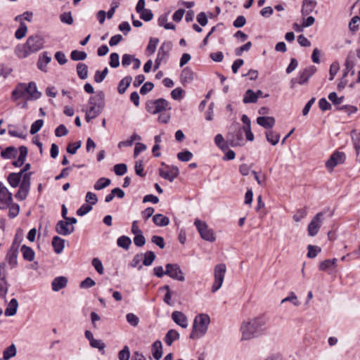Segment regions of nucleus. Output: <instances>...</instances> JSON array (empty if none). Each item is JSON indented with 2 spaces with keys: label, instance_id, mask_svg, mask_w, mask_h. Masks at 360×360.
<instances>
[{
  "label": "nucleus",
  "instance_id": "nucleus-1",
  "mask_svg": "<svg viewBox=\"0 0 360 360\" xmlns=\"http://www.w3.org/2000/svg\"><path fill=\"white\" fill-rule=\"evenodd\" d=\"M266 319L258 316L248 321H244L240 326L242 340H250L262 335L266 329Z\"/></svg>",
  "mask_w": 360,
  "mask_h": 360
},
{
  "label": "nucleus",
  "instance_id": "nucleus-2",
  "mask_svg": "<svg viewBox=\"0 0 360 360\" xmlns=\"http://www.w3.org/2000/svg\"><path fill=\"white\" fill-rule=\"evenodd\" d=\"M44 38L39 34L30 36L25 44L18 45L15 49V54L20 58H25L30 55L39 51L44 47Z\"/></svg>",
  "mask_w": 360,
  "mask_h": 360
},
{
  "label": "nucleus",
  "instance_id": "nucleus-3",
  "mask_svg": "<svg viewBox=\"0 0 360 360\" xmlns=\"http://www.w3.org/2000/svg\"><path fill=\"white\" fill-rule=\"evenodd\" d=\"M41 94L37 91V85L34 82L25 83H19L13 90L11 98L13 101L22 98L27 100H37L40 98Z\"/></svg>",
  "mask_w": 360,
  "mask_h": 360
},
{
  "label": "nucleus",
  "instance_id": "nucleus-4",
  "mask_svg": "<svg viewBox=\"0 0 360 360\" xmlns=\"http://www.w3.org/2000/svg\"><path fill=\"white\" fill-rule=\"evenodd\" d=\"M89 108L86 110L85 120L89 122L91 120L98 117L105 108V94L103 91H98L94 96H91L88 102Z\"/></svg>",
  "mask_w": 360,
  "mask_h": 360
},
{
  "label": "nucleus",
  "instance_id": "nucleus-5",
  "mask_svg": "<svg viewBox=\"0 0 360 360\" xmlns=\"http://www.w3.org/2000/svg\"><path fill=\"white\" fill-rule=\"evenodd\" d=\"M210 323V316L205 314H200L195 316L191 333L190 334L191 339H199L202 338L208 329V326Z\"/></svg>",
  "mask_w": 360,
  "mask_h": 360
},
{
  "label": "nucleus",
  "instance_id": "nucleus-6",
  "mask_svg": "<svg viewBox=\"0 0 360 360\" xmlns=\"http://www.w3.org/2000/svg\"><path fill=\"white\" fill-rule=\"evenodd\" d=\"M172 107L169 103L165 98L148 100L146 103V110L148 112L155 115L163 111L170 110Z\"/></svg>",
  "mask_w": 360,
  "mask_h": 360
},
{
  "label": "nucleus",
  "instance_id": "nucleus-7",
  "mask_svg": "<svg viewBox=\"0 0 360 360\" xmlns=\"http://www.w3.org/2000/svg\"><path fill=\"white\" fill-rule=\"evenodd\" d=\"M161 165L162 167L158 169L159 175L172 182L179 174V168L174 165H166L165 162H162Z\"/></svg>",
  "mask_w": 360,
  "mask_h": 360
},
{
  "label": "nucleus",
  "instance_id": "nucleus-8",
  "mask_svg": "<svg viewBox=\"0 0 360 360\" xmlns=\"http://www.w3.org/2000/svg\"><path fill=\"white\" fill-rule=\"evenodd\" d=\"M226 271V267L224 264H217L214 267V281L212 286V292H217L222 285L224 282L225 274Z\"/></svg>",
  "mask_w": 360,
  "mask_h": 360
},
{
  "label": "nucleus",
  "instance_id": "nucleus-9",
  "mask_svg": "<svg viewBox=\"0 0 360 360\" xmlns=\"http://www.w3.org/2000/svg\"><path fill=\"white\" fill-rule=\"evenodd\" d=\"M32 174V173H27L24 174L22 180L20 184L19 189L15 195V197L18 200L22 201L27 198L30 188Z\"/></svg>",
  "mask_w": 360,
  "mask_h": 360
},
{
  "label": "nucleus",
  "instance_id": "nucleus-10",
  "mask_svg": "<svg viewBox=\"0 0 360 360\" xmlns=\"http://www.w3.org/2000/svg\"><path fill=\"white\" fill-rule=\"evenodd\" d=\"M20 244V241H18L15 238L6 254V260L11 269L15 268L18 266V255Z\"/></svg>",
  "mask_w": 360,
  "mask_h": 360
},
{
  "label": "nucleus",
  "instance_id": "nucleus-11",
  "mask_svg": "<svg viewBox=\"0 0 360 360\" xmlns=\"http://www.w3.org/2000/svg\"><path fill=\"white\" fill-rule=\"evenodd\" d=\"M201 238L205 240L213 242L215 240V236L213 231L208 228L207 224L200 219H195L194 222Z\"/></svg>",
  "mask_w": 360,
  "mask_h": 360
},
{
  "label": "nucleus",
  "instance_id": "nucleus-12",
  "mask_svg": "<svg viewBox=\"0 0 360 360\" xmlns=\"http://www.w3.org/2000/svg\"><path fill=\"white\" fill-rule=\"evenodd\" d=\"M325 212H318L309 224L307 227L308 234L310 236H316L321 226Z\"/></svg>",
  "mask_w": 360,
  "mask_h": 360
},
{
  "label": "nucleus",
  "instance_id": "nucleus-13",
  "mask_svg": "<svg viewBox=\"0 0 360 360\" xmlns=\"http://www.w3.org/2000/svg\"><path fill=\"white\" fill-rule=\"evenodd\" d=\"M165 275L179 281H184L185 277L180 266L177 264H167L165 266Z\"/></svg>",
  "mask_w": 360,
  "mask_h": 360
},
{
  "label": "nucleus",
  "instance_id": "nucleus-14",
  "mask_svg": "<svg viewBox=\"0 0 360 360\" xmlns=\"http://www.w3.org/2000/svg\"><path fill=\"white\" fill-rule=\"evenodd\" d=\"M345 159L346 155L345 153L335 151L326 161V167L330 172H332L335 167H336L338 165L343 164L345 161Z\"/></svg>",
  "mask_w": 360,
  "mask_h": 360
},
{
  "label": "nucleus",
  "instance_id": "nucleus-15",
  "mask_svg": "<svg viewBox=\"0 0 360 360\" xmlns=\"http://www.w3.org/2000/svg\"><path fill=\"white\" fill-rule=\"evenodd\" d=\"M12 202V193L8 190L4 184L0 181V209H6Z\"/></svg>",
  "mask_w": 360,
  "mask_h": 360
},
{
  "label": "nucleus",
  "instance_id": "nucleus-16",
  "mask_svg": "<svg viewBox=\"0 0 360 360\" xmlns=\"http://www.w3.org/2000/svg\"><path fill=\"white\" fill-rule=\"evenodd\" d=\"M227 141L232 147L242 146L244 142L243 130L239 128L233 132H229L227 135Z\"/></svg>",
  "mask_w": 360,
  "mask_h": 360
},
{
  "label": "nucleus",
  "instance_id": "nucleus-17",
  "mask_svg": "<svg viewBox=\"0 0 360 360\" xmlns=\"http://www.w3.org/2000/svg\"><path fill=\"white\" fill-rule=\"evenodd\" d=\"M316 68L311 65L300 72L299 77L292 79V83L297 82L300 84H303L308 81V79L315 73Z\"/></svg>",
  "mask_w": 360,
  "mask_h": 360
},
{
  "label": "nucleus",
  "instance_id": "nucleus-18",
  "mask_svg": "<svg viewBox=\"0 0 360 360\" xmlns=\"http://www.w3.org/2000/svg\"><path fill=\"white\" fill-rule=\"evenodd\" d=\"M56 231L62 236H68L75 231L74 226H71L70 223L65 220H60L56 225Z\"/></svg>",
  "mask_w": 360,
  "mask_h": 360
},
{
  "label": "nucleus",
  "instance_id": "nucleus-19",
  "mask_svg": "<svg viewBox=\"0 0 360 360\" xmlns=\"http://www.w3.org/2000/svg\"><path fill=\"white\" fill-rule=\"evenodd\" d=\"M171 41H164L158 49L157 58L158 60H166L169 58V53L172 49Z\"/></svg>",
  "mask_w": 360,
  "mask_h": 360
},
{
  "label": "nucleus",
  "instance_id": "nucleus-20",
  "mask_svg": "<svg viewBox=\"0 0 360 360\" xmlns=\"http://www.w3.org/2000/svg\"><path fill=\"white\" fill-rule=\"evenodd\" d=\"M173 321L183 328L188 327V319L186 316L181 311H174L172 314Z\"/></svg>",
  "mask_w": 360,
  "mask_h": 360
},
{
  "label": "nucleus",
  "instance_id": "nucleus-21",
  "mask_svg": "<svg viewBox=\"0 0 360 360\" xmlns=\"http://www.w3.org/2000/svg\"><path fill=\"white\" fill-rule=\"evenodd\" d=\"M6 263L0 264V295H5L8 291V285L6 281Z\"/></svg>",
  "mask_w": 360,
  "mask_h": 360
},
{
  "label": "nucleus",
  "instance_id": "nucleus-22",
  "mask_svg": "<svg viewBox=\"0 0 360 360\" xmlns=\"http://www.w3.org/2000/svg\"><path fill=\"white\" fill-rule=\"evenodd\" d=\"M68 284V278L65 276L56 277L52 283L51 288L55 292H58L60 290L64 288Z\"/></svg>",
  "mask_w": 360,
  "mask_h": 360
},
{
  "label": "nucleus",
  "instance_id": "nucleus-23",
  "mask_svg": "<svg viewBox=\"0 0 360 360\" xmlns=\"http://www.w3.org/2000/svg\"><path fill=\"white\" fill-rule=\"evenodd\" d=\"M317 3L315 0H303L301 13L303 16L310 14L316 8Z\"/></svg>",
  "mask_w": 360,
  "mask_h": 360
},
{
  "label": "nucleus",
  "instance_id": "nucleus-24",
  "mask_svg": "<svg viewBox=\"0 0 360 360\" xmlns=\"http://www.w3.org/2000/svg\"><path fill=\"white\" fill-rule=\"evenodd\" d=\"M276 120L273 117L261 116L257 118V123L265 129H271Z\"/></svg>",
  "mask_w": 360,
  "mask_h": 360
},
{
  "label": "nucleus",
  "instance_id": "nucleus-25",
  "mask_svg": "<svg viewBox=\"0 0 360 360\" xmlns=\"http://www.w3.org/2000/svg\"><path fill=\"white\" fill-rule=\"evenodd\" d=\"M51 60V57L49 56L48 52L44 51L42 53L41 56H39V60L37 61V68L41 71H46V65Z\"/></svg>",
  "mask_w": 360,
  "mask_h": 360
},
{
  "label": "nucleus",
  "instance_id": "nucleus-26",
  "mask_svg": "<svg viewBox=\"0 0 360 360\" xmlns=\"http://www.w3.org/2000/svg\"><path fill=\"white\" fill-rule=\"evenodd\" d=\"M19 152L20 154L18 159L13 162V165L15 167H20L24 165L27 155V147L24 146H20L19 148Z\"/></svg>",
  "mask_w": 360,
  "mask_h": 360
},
{
  "label": "nucleus",
  "instance_id": "nucleus-27",
  "mask_svg": "<svg viewBox=\"0 0 360 360\" xmlns=\"http://www.w3.org/2000/svg\"><path fill=\"white\" fill-rule=\"evenodd\" d=\"M21 179L22 175L20 172H12L8 176L7 181L11 187L16 188L20 186Z\"/></svg>",
  "mask_w": 360,
  "mask_h": 360
},
{
  "label": "nucleus",
  "instance_id": "nucleus-28",
  "mask_svg": "<svg viewBox=\"0 0 360 360\" xmlns=\"http://www.w3.org/2000/svg\"><path fill=\"white\" fill-rule=\"evenodd\" d=\"M20 252L25 260L32 262L34 259L35 252L32 248L23 245L21 246Z\"/></svg>",
  "mask_w": 360,
  "mask_h": 360
},
{
  "label": "nucleus",
  "instance_id": "nucleus-29",
  "mask_svg": "<svg viewBox=\"0 0 360 360\" xmlns=\"http://www.w3.org/2000/svg\"><path fill=\"white\" fill-rule=\"evenodd\" d=\"M345 70L343 74V77H346L349 71L352 70V69L355 66L354 53L352 51H350L348 53L345 60Z\"/></svg>",
  "mask_w": 360,
  "mask_h": 360
},
{
  "label": "nucleus",
  "instance_id": "nucleus-30",
  "mask_svg": "<svg viewBox=\"0 0 360 360\" xmlns=\"http://www.w3.org/2000/svg\"><path fill=\"white\" fill-rule=\"evenodd\" d=\"M181 82L182 84L191 83L194 79V73L189 68H185L180 75Z\"/></svg>",
  "mask_w": 360,
  "mask_h": 360
},
{
  "label": "nucleus",
  "instance_id": "nucleus-31",
  "mask_svg": "<svg viewBox=\"0 0 360 360\" xmlns=\"http://www.w3.org/2000/svg\"><path fill=\"white\" fill-rule=\"evenodd\" d=\"M52 245L54 252L56 254H60L65 248V240L59 236H53L52 239Z\"/></svg>",
  "mask_w": 360,
  "mask_h": 360
},
{
  "label": "nucleus",
  "instance_id": "nucleus-32",
  "mask_svg": "<svg viewBox=\"0 0 360 360\" xmlns=\"http://www.w3.org/2000/svg\"><path fill=\"white\" fill-rule=\"evenodd\" d=\"M132 82V77L131 76H126L123 79H122L118 84L117 91L120 94H123L125 93L127 88L129 86L131 82Z\"/></svg>",
  "mask_w": 360,
  "mask_h": 360
},
{
  "label": "nucleus",
  "instance_id": "nucleus-33",
  "mask_svg": "<svg viewBox=\"0 0 360 360\" xmlns=\"http://www.w3.org/2000/svg\"><path fill=\"white\" fill-rule=\"evenodd\" d=\"M152 353L155 359L159 360L162 356V345L161 341L156 340L152 345Z\"/></svg>",
  "mask_w": 360,
  "mask_h": 360
},
{
  "label": "nucleus",
  "instance_id": "nucleus-34",
  "mask_svg": "<svg viewBox=\"0 0 360 360\" xmlns=\"http://www.w3.org/2000/svg\"><path fill=\"white\" fill-rule=\"evenodd\" d=\"M153 223L158 226H166L169 223V219L162 214H156L153 217Z\"/></svg>",
  "mask_w": 360,
  "mask_h": 360
},
{
  "label": "nucleus",
  "instance_id": "nucleus-35",
  "mask_svg": "<svg viewBox=\"0 0 360 360\" xmlns=\"http://www.w3.org/2000/svg\"><path fill=\"white\" fill-rule=\"evenodd\" d=\"M169 13L160 15L158 20V24L160 27H164L166 30H175V25L171 22H167Z\"/></svg>",
  "mask_w": 360,
  "mask_h": 360
},
{
  "label": "nucleus",
  "instance_id": "nucleus-36",
  "mask_svg": "<svg viewBox=\"0 0 360 360\" xmlns=\"http://www.w3.org/2000/svg\"><path fill=\"white\" fill-rule=\"evenodd\" d=\"M18 307V300L15 298L11 299L7 308L5 310V315L6 316H11L16 314Z\"/></svg>",
  "mask_w": 360,
  "mask_h": 360
},
{
  "label": "nucleus",
  "instance_id": "nucleus-37",
  "mask_svg": "<svg viewBox=\"0 0 360 360\" xmlns=\"http://www.w3.org/2000/svg\"><path fill=\"white\" fill-rule=\"evenodd\" d=\"M179 338V333L176 330H175L174 329H171V330H168V332L165 335L164 340L168 346H171L172 345L173 342L174 340H178Z\"/></svg>",
  "mask_w": 360,
  "mask_h": 360
},
{
  "label": "nucleus",
  "instance_id": "nucleus-38",
  "mask_svg": "<svg viewBox=\"0 0 360 360\" xmlns=\"http://www.w3.org/2000/svg\"><path fill=\"white\" fill-rule=\"evenodd\" d=\"M257 101L255 92L252 89H248L243 96V102L247 103H255Z\"/></svg>",
  "mask_w": 360,
  "mask_h": 360
},
{
  "label": "nucleus",
  "instance_id": "nucleus-39",
  "mask_svg": "<svg viewBox=\"0 0 360 360\" xmlns=\"http://www.w3.org/2000/svg\"><path fill=\"white\" fill-rule=\"evenodd\" d=\"M17 155V150L13 146H8L1 152V156L4 159H11Z\"/></svg>",
  "mask_w": 360,
  "mask_h": 360
},
{
  "label": "nucleus",
  "instance_id": "nucleus-40",
  "mask_svg": "<svg viewBox=\"0 0 360 360\" xmlns=\"http://www.w3.org/2000/svg\"><path fill=\"white\" fill-rule=\"evenodd\" d=\"M77 73L81 79H85L88 77V66L84 63L77 65Z\"/></svg>",
  "mask_w": 360,
  "mask_h": 360
},
{
  "label": "nucleus",
  "instance_id": "nucleus-41",
  "mask_svg": "<svg viewBox=\"0 0 360 360\" xmlns=\"http://www.w3.org/2000/svg\"><path fill=\"white\" fill-rule=\"evenodd\" d=\"M110 183V179L101 177L95 183L94 188L96 191H100L108 186Z\"/></svg>",
  "mask_w": 360,
  "mask_h": 360
},
{
  "label": "nucleus",
  "instance_id": "nucleus-42",
  "mask_svg": "<svg viewBox=\"0 0 360 360\" xmlns=\"http://www.w3.org/2000/svg\"><path fill=\"white\" fill-rule=\"evenodd\" d=\"M159 43V39L151 37L149 40L148 44L146 47V51L148 56L153 54L155 52L156 47Z\"/></svg>",
  "mask_w": 360,
  "mask_h": 360
},
{
  "label": "nucleus",
  "instance_id": "nucleus-43",
  "mask_svg": "<svg viewBox=\"0 0 360 360\" xmlns=\"http://www.w3.org/2000/svg\"><path fill=\"white\" fill-rule=\"evenodd\" d=\"M17 350L15 345L12 344L8 347L3 352L4 360H8L16 355Z\"/></svg>",
  "mask_w": 360,
  "mask_h": 360
},
{
  "label": "nucleus",
  "instance_id": "nucleus-44",
  "mask_svg": "<svg viewBox=\"0 0 360 360\" xmlns=\"http://www.w3.org/2000/svg\"><path fill=\"white\" fill-rule=\"evenodd\" d=\"M266 140L273 146L276 145L280 139V135L274 131H267L266 132Z\"/></svg>",
  "mask_w": 360,
  "mask_h": 360
},
{
  "label": "nucleus",
  "instance_id": "nucleus-45",
  "mask_svg": "<svg viewBox=\"0 0 360 360\" xmlns=\"http://www.w3.org/2000/svg\"><path fill=\"white\" fill-rule=\"evenodd\" d=\"M131 243V240L129 237L126 236H122L118 238L117 240V244L119 247L122 248L125 250H128L130 245Z\"/></svg>",
  "mask_w": 360,
  "mask_h": 360
},
{
  "label": "nucleus",
  "instance_id": "nucleus-46",
  "mask_svg": "<svg viewBox=\"0 0 360 360\" xmlns=\"http://www.w3.org/2000/svg\"><path fill=\"white\" fill-rule=\"evenodd\" d=\"M337 259L333 258L332 259H326L320 263L319 269L321 271H326L332 266L336 265Z\"/></svg>",
  "mask_w": 360,
  "mask_h": 360
},
{
  "label": "nucleus",
  "instance_id": "nucleus-47",
  "mask_svg": "<svg viewBox=\"0 0 360 360\" xmlns=\"http://www.w3.org/2000/svg\"><path fill=\"white\" fill-rule=\"evenodd\" d=\"M87 54L84 51L74 50L70 53V58L72 60H84L86 58Z\"/></svg>",
  "mask_w": 360,
  "mask_h": 360
},
{
  "label": "nucleus",
  "instance_id": "nucleus-48",
  "mask_svg": "<svg viewBox=\"0 0 360 360\" xmlns=\"http://www.w3.org/2000/svg\"><path fill=\"white\" fill-rule=\"evenodd\" d=\"M27 31V27L25 22H21L18 29L15 32V37L18 39L23 38Z\"/></svg>",
  "mask_w": 360,
  "mask_h": 360
},
{
  "label": "nucleus",
  "instance_id": "nucleus-49",
  "mask_svg": "<svg viewBox=\"0 0 360 360\" xmlns=\"http://www.w3.org/2000/svg\"><path fill=\"white\" fill-rule=\"evenodd\" d=\"M143 256V264L144 266L151 265L155 259V255L153 251H147Z\"/></svg>",
  "mask_w": 360,
  "mask_h": 360
},
{
  "label": "nucleus",
  "instance_id": "nucleus-50",
  "mask_svg": "<svg viewBox=\"0 0 360 360\" xmlns=\"http://www.w3.org/2000/svg\"><path fill=\"white\" fill-rule=\"evenodd\" d=\"M8 208L9 209L8 217L10 218L13 219L18 215L20 212V206L18 204L12 202Z\"/></svg>",
  "mask_w": 360,
  "mask_h": 360
},
{
  "label": "nucleus",
  "instance_id": "nucleus-51",
  "mask_svg": "<svg viewBox=\"0 0 360 360\" xmlns=\"http://www.w3.org/2000/svg\"><path fill=\"white\" fill-rule=\"evenodd\" d=\"M108 73V68H105L103 71L100 72L99 70L96 71L94 75V81L96 83L102 82L105 78L106 77Z\"/></svg>",
  "mask_w": 360,
  "mask_h": 360
},
{
  "label": "nucleus",
  "instance_id": "nucleus-52",
  "mask_svg": "<svg viewBox=\"0 0 360 360\" xmlns=\"http://www.w3.org/2000/svg\"><path fill=\"white\" fill-rule=\"evenodd\" d=\"M214 143L222 150H226L228 148V146L224 143L223 136L220 134L215 136Z\"/></svg>",
  "mask_w": 360,
  "mask_h": 360
},
{
  "label": "nucleus",
  "instance_id": "nucleus-53",
  "mask_svg": "<svg viewBox=\"0 0 360 360\" xmlns=\"http://www.w3.org/2000/svg\"><path fill=\"white\" fill-rule=\"evenodd\" d=\"M193 158V153L188 150L179 152L177 158L181 162H188Z\"/></svg>",
  "mask_w": 360,
  "mask_h": 360
},
{
  "label": "nucleus",
  "instance_id": "nucleus-54",
  "mask_svg": "<svg viewBox=\"0 0 360 360\" xmlns=\"http://www.w3.org/2000/svg\"><path fill=\"white\" fill-rule=\"evenodd\" d=\"M43 124H44L43 120H37L35 122H34L31 125V128H30V134L33 135V134H35L36 133H37L41 129Z\"/></svg>",
  "mask_w": 360,
  "mask_h": 360
},
{
  "label": "nucleus",
  "instance_id": "nucleus-55",
  "mask_svg": "<svg viewBox=\"0 0 360 360\" xmlns=\"http://www.w3.org/2000/svg\"><path fill=\"white\" fill-rule=\"evenodd\" d=\"M130 358V350L128 346L125 345L122 350L118 352L119 360H129Z\"/></svg>",
  "mask_w": 360,
  "mask_h": 360
},
{
  "label": "nucleus",
  "instance_id": "nucleus-56",
  "mask_svg": "<svg viewBox=\"0 0 360 360\" xmlns=\"http://www.w3.org/2000/svg\"><path fill=\"white\" fill-rule=\"evenodd\" d=\"M286 302H290L294 306H299L300 302L297 300V297L295 292H290L289 295L286 297L285 298L283 299L281 301V303H284Z\"/></svg>",
  "mask_w": 360,
  "mask_h": 360
},
{
  "label": "nucleus",
  "instance_id": "nucleus-57",
  "mask_svg": "<svg viewBox=\"0 0 360 360\" xmlns=\"http://www.w3.org/2000/svg\"><path fill=\"white\" fill-rule=\"evenodd\" d=\"M127 171V167L124 163L117 164L114 166V172L117 176L124 175Z\"/></svg>",
  "mask_w": 360,
  "mask_h": 360
},
{
  "label": "nucleus",
  "instance_id": "nucleus-58",
  "mask_svg": "<svg viewBox=\"0 0 360 360\" xmlns=\"http://www.w3.org/2000/svg\"><path fill=\"white\" fill-rule=\"evenodd\" d=\"M307 215V210L306 208L298 210L293 216V219L296 222L300 221L302 219L305 218Z\"/></svg>",
  "mask_w": 360,
  "mask_h": 360
},
{
  "label": "nucleus",
  "instance_id": "nucleus-59",
  "mask_svg": "<svg viewBox=\"0 0 360 360\" xmlns=\"http://www.w3.org/2000/svg\"><path fill=\"white\" fill-rule=\"evenodd\" d=\"M340 70V65L338 62H334L330 65V70H329V80H333L335 76L338 73Z\"/></svg>",
  "mask_w": 360,
  "mask_h": 360
},
{
  "label": "nucleus",
  "instance_id": "nucleus-60",
  "mask_svg": "<svg viewBox=\"0 0 360 360\" xmlns=\"http://www.w3.org/2000/svg\"><path fill=\"white\" fill-rule=\"evenodd\" d=\"M109 64L111 68H116L120 65V57L118 53H112L110 56Z\"/></svg>",
  "mask_w": 360,
  "mask_h": 360
},
{
  "label": "nucleus",
  "instance_id": "nucleus-61",
  "mask_svg": "<svg viewBox=\"0 0 360 360\" xmlns=\"http://www.w3.org/2000/svg\"><path fill=\"white\" fill-rule=\"evenodd\" d=\"M82 142L80 141L75 143H69L67 147V152L71 155L76 153L77 150L81 147Z\"/></svg>",
  "mask_w": 360,
  "mask_h": 360
},
{
  "label": "nucleus",
  "instance_id": "nucleus-62",
  "mask_svg": "<svg viewBox=\"0 0 360 360\" xmlns=\"http://www.w3.org/2000/svg\"><path fill=\"white\" fill-rule=\"evenodd\" d=\"M139 13L140 14V18L146 22L151 20L153 18V14L150 9L146 8Z\"/></svg>",
  "mask_w": 360,
  "mask_h": 360
},
{
  "label": "nucleus",
  "instance_id": "nucleus-63",
  "mask_svg": "<svg viewBox=\"0 0 360 360\" xmlns=\"http://www.w3.org/2000/svg\"><path fill=\"white\" fill-rule=\"evenodd\" d=\"M91 210L92 206L91 205L84 203L77 210V214L82 217L89 213Z\"/></svg>",
  "mask_w": 360,
  "mask_h": 360
},
{
  "label": "nucleus",
  "instance_id": "nucleus-64",
  "mask_svg": "<svg viewBox=\"0 0 360 360\" xmlns=\"http://www.w3.org/2000/svg\"><path fill=\"white\" fill-rule=\"evenodd\" d=\"M307 249V257L309 258H314L316 257L317 254L321 252L320 248L311 245H309Z\"/></svg>",
  "mask_w": 360,
  "mask_h": 360
}]
</instances>
